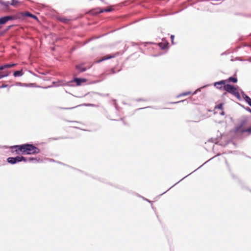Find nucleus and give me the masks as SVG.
I'll return each mask as SVG.
<instances>
[{
	"instance_id": "nucleus-1",
	"label": "nucleus",
	"mask_w": 251,
	"mask_h": 251,
	"mask_svg": "<svg viewBox=\"0 0 251 251\" xmlns=\"http://www.w3.org/2000/svg\"><path fill=\"white\" fill-rule=\"evenodd\" d=\"M14 151L17 154H34L38 153L40 150L32 144H25L12 147Z\"/></svg>"
},
{
	"instance_id": "nucleus-2",
	"label": "nucleus",
	"mask_w": 251,
	"mask_h": 251,
	"mask_svg": "<svg viewBox=\"0 0 251 251\" xmlns=\"http://www.w3.org/2000/svg\"><path fill=\"white\" fill-rule=\"evenodd\" d=\"M223 89L226 92L233 95L237 98H240V94L237 88L234 86L231 85L230 84H226L224 86Z\"/></svg>"
},
{
	"instance_id": "nucleus-3",
	"label": "nucleus",
	"mask_w": 251,
	"mask_h": 251,
	"mask_svg": "<svg viewBox=\"0 0 251 251\" xmlns=\"http://www.w3.org/2000/svg\"><path fill=\"white\" fill-rule=\"evenodd\" d=\"M18 1L15 0H10L7 1L0 0V4L2 6L3 9L4 10L9 9L10 5L17 6L18 5Z\"/></svg>"
},
{
	"instance_id": "nucleus-4",
	"label": "nucleus",
	"mask_w": 251,
	"mask_h": 251,
	"mask_svg": "<svg viewBox=\"0 0 251 251\" xmlns=\"http://www.w3.org/2000/svg\"><path fill=\"white\" fill-rule=\"evenodd\" d=\"M18 18L17 14L15 16H6L0 18V25H4L8 21L14 20Z\"/></svg>"
},
{
	"instance_id": "nucleus-5",
	"label": "nucleus",
	"mask_w": 251,
	"mask_h": 251,
	"mask_svg": "<svg viewBox=\"0 0 251 251\" xmlns=\"http://www.w3.org/2000/svg\"><path fill=\"white\" fill-rule=\"evenodd\" d=\"M29 17L35 20H38V18L36 16L31 14L30 12L26 11L25 12H20L17 14V17L18 18H23L24 17Z\"/></svg>"
},
{
	"instance_id": "nucleus-6",
	"label": "nucleus",
	"mask_w": 251,
	"mask_h": 251,
	"mask_svg": "<svg viewBox=\"0 0 251 251\" xmlns=\"http://www.w3.org/2000/svg\"><path fill=\"white\" fill-rule=\"evenodd\" d=\"M247 123L248 120L246 119L242 120L240 125L236 126L235 128V132L237 134H240L241 130L244 129L242 127L246 126L247 124Z\"/></svg>"
},
{
	"instance_id": "nucleus-7",
	"label": "nucleus",
	"mask_w": 251,
	"mask_h": 251,
	"mask_svg": "<svg viewBox=\"0 0 251 251\" xmlns=\"http://www.w3.org/2000/svg\"><path fill=\"white\" fill-rule=\"evenodd\" d=\"M226 80H222L219 82H216L214 83V86L218 89H222L223 88L224 86L226 85Z\"/></svg>"
},
{
	"instance_id": "nucleus-8",
	"label": "nucleus",
	"mask_w": 251,
	"mask_h": 251,
	"mask_svg": "<svg viewBox=\"0 0 251 251\" xmlns=\"http://www.w3.org/2000/svg\"><path fill=\"white\" fill-rule=\"evenodd\" d=\"M16 65V64L12 63V64H5L4 65L1 66H0V70H3L6 68L13 67L15 66Z\"/></svg>"
},
{
	"instance_id": "nucleus-9",
	"label": "nucleus",
	"mask_w": 251,
	"mask_h": 251,
	"mask_svg": "<svg viewBox=\"0 0 251 251\" xmlns=\"http://www.w3.org/2000/svg\"><path fill=\"white\" fill-rule=\"evenodd\" d=\"M14 158L15 159L16 163L19 162H21L22 161H23L24 162H26L27 161L26 158H25L24 156H16V157H14Z\"/></svg>"
},
{
	"instance_id": "nucleus-10",
	"label": "nucleus",
	"mask_w": 251,
	"mask_h": 251,
	"mask_svg": "<svg viewBox=\"0 0 251 251\" xmlns=\"http://www.w3.org/2000/svg\"><path fill=\"white\" fill-rule=\"evenodd\" d=\"M73 81L76 82L77 85H80L81 83L85 82L86 80L83 78H75L74 79Z\"/></svg>"
},
{
	"instance_id": "nucleus-11",
	"label": "nucleus",
	"mask_w": 251,
	"mask_h": 251,
	"mask_svg": "<svg viewBox=\"0 0 251 251\" xmlns=\"http://www.w3.org/2000/svg\"><path fill=\"white\" fill-rule=\"evenodd\" d=\"M10 72L7 71H4L3 72H0V79L4 77H6L9 75Z\"/></svg>"
},
{
	"instance_id": "nucleus-12",
	"label": "nucleus",
	"mask_w": 251,
	"mask_h": 251,
	"mask_svg": "<svg viewBox=\"0 0 251 251\" xmlns=\"http://www.w3.org/2000/svg\"><path fill=\"white\" fill-rule=\"evenodd\" d=\"M114 56L113 55H106L104 56H103V57H102L100 60L98 61V62H100L101 61H103L104 60H107V59H111L112 58H113Z\"/></svg>"
},
{
	"instance_id": "nucleus-13",
	"label": "nucleus",
	"mask_w": 251,
	"mask_h": 251,
	"mask_svg": "<svg viewBox=\"0 0 251 251\" xmlns=\"http://www.w3.org/2000/svg\"><path fill=\"white\" fill-rule=\"evenodd\" d=\"M24 73H23L22 70L19 71H16L14 72L13 75L15 77L22 76Z\"/></svg>"
},
{
	"instance_id": "nucleus-14",
	"label": "nucleus",
	"mask_w": 251,
	"mask_h": 251,
	"mask_svg": "<svg viewBox=\"0 0 251 251\" xmlns=\"http://www.w3.org/2000/svg\"><path fill=\"white\" fill-rule=\"evenodd\" d=\"M158 45L161 49H165L167 47L168 43L167 42H161L159 43Z\"/></svg>"
},
{
	"instance_id": "nucleus-15",
	"label": "nucleus",
	"mask_w": 251,
	"mask_h": 251,
	"mask_svg": "<svg viewBox=\"0 0 251 251\" xmlns=\"http://www.w3.org/2000/svg\"><path fill=\"white\" fill-rule=\"evenodd\" d=\"M245 132H248L249 134H251V126L249 127V128H247L245 129H242L241 130L240 134H242Z\"/></svg>"
},
{
	"instance_id": "nucleus-16",
	"label": "nucleus",
	"mask_w": 251,
	"mask_h": 251,
	"mask_svg": "<svg viewBox=\"0 0 251 251\" xmlns=\"http://www.w3.org/2000/svg\"><path fill=\"white\" fill-rule=\"evenodd\" d=\"M75 68H76V69H78V71L80 72H85L86 70V68L82 67L81 65H76L75 66Z\"/></svg>"
},
{
	"instance_id": "nucleus-17",
	"label": "nucleus",
	"mask_w": 251,
	"mask_h": 251,
	"mask_svg": "<svg viewBox=\"0 0 251 251\" xmlns=\"http://www.w3.org/2000/svg\"><path fill=\"white\" fill-rule=\"evenodd\" d=\"M226 82H233V83H236L237 82V79L236 77H230L228 78L227 80H226Z\"/></svg>"
},
{
	"instance_id": "nucleus-18",
	"label": "nucleus",
	"mask_w": 251,
	"mask_h": 251,
	"mask_svg": "<svg viewBox=\"0 0 251 251\" xmlns=\"http://www.w3.org/2000/svg\"><path fill=\"white\" fill-rule=\"evenodd\" d=\"M7 160L9 163H10L12 164L16 163V161H15V159L14 157H9L7 158Z\"/></svg>"
},
{
	"instance_id": "nucleus-19",
	"label": "nucleus",
	"mask_w": 251,
	"mask_h": 251,
	"mask_svg": "<svg viewBox=\"0 0 251 251\" xmlns=\"http://www.w3.org/2000/svg\"><path fill=\"white\" fill-rule=\"evenodd\" d=\"M245 100L251 106V99L248 96L245 95L244 97Z\"/></svg>"
},
{
	"instance_id": "nucleus-20",
	"label": "nucleus",
	"mask_w": 251,
	"mask_h": 251,
	"mask_svg": "<svg viewBox=\"0 0 251 251\" xmlns=\"http://www.w3.org/2000/svg\"><path fill=\"white\" fill-rule=\"evenodd\" d=\"M112 10H113L112 8H106V9H104L103 10H100V13H102V12H110V11H111Z\"/></svg>"
},
{
	"instance_id": "nucleus-21",
	"label": "nucleus",
	"mask_w": 251,
	"mask_h": 251,
	"mask_svg": "<svg viewBox=\"0 0 251 251\" xmlns=\"http://www.w3.org/2000/svg\"><path fill=\"white\" fill-rule=\"evenodd\" d=\"M191 93V92H186L185 93H182L180 94L178 97L188 96V95H190Z\"/></svg>"
},
{
	"instance_id": "nucleus-22",
	"label": "nucleus",
	"mask_w": 251,
	"mask_h": 251,
	"mask_svg": "<svg viewBox=\"0 0 251 251\" xmlns=\"http://www.w3.org/2000/svg\"><path fill=\"white\" fill-rule=\"evenodd\" d=\"M215 108H217L219 109L222 110L223 108V103H220L219 104L216 106Z\"/></svg>"
},
{
	"instance_id": "nucleus-23",
	"label": "nucleus",
	"mask_w": 251,
	"mask_h": 251,
	"mask_svg": "<svg viewBox=\"0 0 251 251\" xmlns=\"http://www.w3.org/2000/svg\"><path fill=\"white\" fill-rule=\"evenodd\" d=\"M60 20L63 23H67L69 21V20L65 18H60Z\"/></svg>"
},
{
	"instance_id": "nucleus-24",
	"label": "nucleus",
	"mask_w": 251,
	"mask_h": 251,
	"mask_svg": "<svg viewBox=\"0 0 251 251\" xmlns=\"http://www.w3.org/2000/svg\"><path fill=\"white\" fill-rule=\"evenodd\" d=\"M26 159H27V160L32 161V160H36V158H32V157H29L28 158H26Z\"/></svg>"
},
{
	"instance_id": "nucleus-25",
	"label": "nucleus",
	"mask_w": 251,
	"mask_h": 251,
	"mask_svg": "<svg viewBox=\"0 0 251 251\" xmlns=\"http://www.w3.org/2000/svg\"><path fill=\"white\" fill-rule=\"evenodd\" d=\"M174 38H175V36L174 35H171V40H172V44H174Z\"/></svg>"
},
{
	"instance_id": "nucleus-26",
	"label": "nucleus",
	"mask_w": 251,
	"mask_h": 251,
	"mask_svg": "<svg viewBox=\"0 0 251 251\" xmlns=\"http://www.w3.org/2000/svg\"><path fill=\"white\" fill-rule=\"evenodd\" d=\"M8 86L6 84H2V86H1V88H5V87H7Z\"/></svg>"
},
{
	"instance_id": "nucleus-27",
	"label": "nucleus",
	"mask_w": 251,
	"mask_h": 251,
	"mask_svg": "<svg viewBox=\"0 0 251 251\" xmlns=\"http://www.w3.org/2000/svg\"><path fill=\"white\" fill-rule=\"evenodd\" d=\"M246 109H247L248 111H250V112H251V108H249V107H247V108H246Z\"/></svg>"
},
{
	"instance_id": "nucleus-28",
	"label": "nucleus",
	"mask_w": 251,
	"mask_h": 251,
	"mask_svg": "<svg viewBox=\"0 0 251 251\" xmlns=\"http://www.w3.org/2000/svg\"><path fill=\"white\" fill-rule=\"evenodd\" d=\"M17 84L19 85H21V86H23V84H22L21 82L17 83Z\"/></svg>"
}]
</instances>
